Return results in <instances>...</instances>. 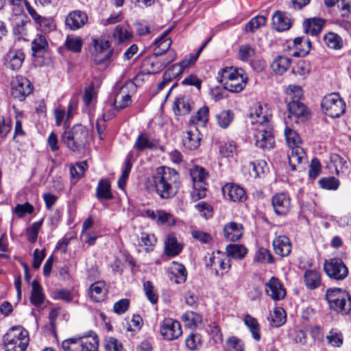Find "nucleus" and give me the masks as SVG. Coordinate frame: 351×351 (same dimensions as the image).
Here are the masks:
<instances>
[{"label": "nucleus", "instance_id": "obj_15", "mask_svg": "<svg viewBox=\"0 0 351 351\" xmlns=\"http://www.w3.org/2000/svg\"><path fill=\"white\" fill-rule=\"evenodd\" d=\"M225 198L234 202H243L247 199V193L244 189L234 183H227L222 187Z\"/></svg>", "mask_w": 351, "mask_h": 351}, {"label": "nucleus", "instance_id": "obj_10", "mask_svg": "<svg viewBox=\"0 0 351 351\" xmlns=\"http://www.w3.org/2000/svg\"><path fill=\"white\" fill-rule=\"evenodd\" d=\"M160 331L163 338L167 341L178 339L182 334L180 323L172 318H165L160 325Z\"/></svg>", "mask_w": 351, "mask_h": 351}, {"label": "nucleus", "instance_id": "obj_2", "mask_svg": "<svg viewBox=\"0 0 351 351\" xmlns=\"http://www.w3.org/2000/svg\"><path fill=\"white\" fill-rule=\"evenodd\" d=\"M325 298L331 310L342 315L351 314V296L346 290L336 287L328 289Z\"/></svg>", "mask_w": 351, "mask_h": 351}, {"label": "nucleus", "instance_id": "obj_8", "mask_svg": "<svg viewBox=\"0 0 351 351\" xmlns=\"http://www.w3.org/2000/svg\"><path fill=\"white\" fill-rule=\"evenodd\" d=\"M255 145L262 149L269 150L274 147L275 141L273 136L271 124L259 125L254 128Z\"/></svg>", "mask_w": 351, "mask_h": 351}, {"label": "nucleus", "instance_id": "obj_28", "mask_svg": "<svg viewBox=\"0 0 351 351\" xmlns=\"http://www.w3.org/2000/svg\"><path fill=\"white\" fill-rule=\"evenodd\" d=\"M173 110L176 116L188 114L191 110L190 99L184 95H180L174 101Z\"/></svg>", "mask_w": 351, "mask_h": 351}, {"label": "nucleus", "instance_id": "obj_49", "mask_svg": "<svg viewBox=\"0 0 351 351\" xmlns=\"http://www.w3.org/2000/svg\"><path fill=\"white\" fill-rule=\"evenodd\" d=\"M170 29L166 30L160 37L154 40V45L157 47L158 51L165 53L171 47L172 41L169 38H167Z\"/></svg>", "mask_w": 351, "mask_h": 351}, {"label": "nucleus", "instance_id": "obj_41", "mask_svg": "<svg viewBox=\"0 0 351 351\" xmlns=\"http://www.w3.org/2000/svg\"><path fill=\"white\" fill-rule=\"evenodd\" d=\"M132 158H133V154L131 152L128 153V154L127 155V156L125 159L123 168L122 170V173H121V176L119 178L118 182H117L119 187L121 189H124L125 184H126V181L128 178L129 174L130 173V171H131V169L132 167V164L131 162Z\"/></svg>", "mask_w": 351, "mask_h": 351}, {"label": "nucleus", "instance_id": "obj_9", "mask_svg": "<svg viewBox=\"0 0 351 351\" xmlns=\"http://www.w3.org/2000/svg\"><path fill=\"white\" fill-rule=\"evenodd\" d=\"M206 265L213 270L217 276L219 275V271H221V275L228 273L231 267L230 258L225 253L219 250L209 255Z\"/></svg>", "mask_w": 351, "mask_h": 351}, {"label": "nucleus", "instance_id": "obj_48", "mask_svg": "<svg viewBox=\"0 0 351 351\" xmlns=\"http://www.w3.org/2000/svg\"><path fill=\"white\" fill-rule=\"evenodd\" d=\"M324 42L328 47L338 50L343 46V40L337 34L328 32L324 36Z\"/></svg>", "mask_w": 351, "mask_h": 351}, {"label": "nucleus", "instance_id": "obj_63", "mask_svg": "<svg viewBox=\"0 0 351 351\" xmlns=\"http://www.w3.org/2000/svg\"><path fill=\"white\" fill-rule=\"evenodd\" d=\"M43 219L39 221L33 223L30 227L27 228L26 234L27 240L31 243H35L37 239V236L39 232V230L43 224Z\"/></svg>", "mask_w": 351, "mask_h": 351}, {"label": "nucleus", "instance_id": "obj_22", "mask_svg": "<svg viewBox=\"0 0 351 351\" xmlns=\"http://www.w3.org/2000/svg\"><path fill=\"white\" fill-rule=\"evenodd\" d=\"M108 293V286L104 281L93 283L88 289V295L92 301L101 302L105 300Z\"/></svg>", "mask_w": 351, "mask_h": 351}, {"label": "nucleus", "instance_id": "obj_11", "mask_svg": "<svg viewBox=\"0 0 351 351\" xmlns=\"http://www.w3.org/2000/svg\"><path fill=\"white\" fill-rule=\"evenodd\" d=\"M326 274L335 280H343L348 274V269L345 264L339 259H330L324 263Z\"/></svg>", "mask_w": 351, "mask_h": 351}, {"label": "nucleus", "instance_id": "obj_60", "mask_svg": "<svg viewBox=\"0 0 351 351\" xmlns=\"http://www.w3.org/2000/svg\"><path fill=\"white\" fill-rule=\"evenodd\" d=\"M286 94H287V100L289 101H294L298 100L299 101L300 99L303 95V91L302 88L300 86L291 84L289 85L287 90H286Z\"/></svg>", "mask_w": 351, "mask_h": 351}, {"label": "nucleus", "instance_id": "obj_24", "mask_svg": "<svg viewBox=\"0 0 351 351\" xmlns=\"http://www.w3.org/2000/svg\"><path fill=\"white\" fill-rule=\"evenodd\" d=\"M132 36V29L127 23L117 25L112 34V39L117 44L128 43Z\"/></svg>", "mask_w": 351, "mask_h": 351}, {"label": "nucleus", "instance_id": "obj_55", "mask_svg": "<svg viewBox=\"0 0 351 351\" xmlns=\"http://www.w3.org/2000/svg\"><path fill=\"white\" fill-rule=\"evenodd\" d=\"M267 19L264 16H256L253 17L245 25L247 32H254L266 23Z\"/></svg>", "mask_w": 351, "mask_h": 351}, {"label": "nucleus", "instance_id": "obj_13", "mask_svg": "<svg viewBox=\"0 0 351 351\" xmlns=\"http://www.w3.org/2000/svg\"><path fill=\"white\" fill-rule=\"evenodd\" d=\"M287 108L289 115L285 120L286 125L288 124L289 120L293 118L295 119V123H298L300 121H304L308 117V109L305 105L300 101H289L287 104Z\"/></svg>", "mask_w": 351, "mask_h": 351}, {"label": "nucleus", "instance_id": "obj_12", "mask_svg": "<svg viewBox=\"0 0 351 351\" xmlns=\"http://www.w3.org/2000/svg\"><path fill=\"white\" fill-rule=\"evenodd\" d=\"M32 90L29 80L22 76H17L12 82V95L19 101H23Z\"/></svg>", "mask_w": 351, "mask_h": 351}, {"label": "nucleus", "instance_id": "obj_53", "mask_svg": "<svg viewBox=\"0 0 351 351\" xmlns=\"http://www.w3.org/2000/svg\"><path fill=\"white\" fill-rule=\"evenodd\" d=\"M64 45L67 49L77 53L81 51L82 40L77 36L69 35L66 37Z\"/></svg>", "mask_w": 351, "mask_h": 351}, {"label": "nucleus", "instance_id": "obj_21", "mask_svg": "<svg viewBox=\"0 0 351 351\" xmlns=\"http://www.w3.org/2000/svg\"><path fill=\"white\" fill-rule=\"evenodd\" d=\"M88 21L86 14L80 10L69 12L65 19L66 25L71 30H77L82 27Z\"/></svg>", "mask_w": 351, "mask_h": 351}, {"label": "nucleus", "instance_id": "obj_3", "mask_svg": "<svg viewBox=\"0 0 351 351\" xmlns=\"http://www.w3.org/2000/svg\"><path fill=\"white\" fill-rule=\"evenodd\" d=\"M29 342V332L21 326L11 328L3 337L5 351H25Z\"/></svg>", "mask_w": 351, "mask_h": 351}, {"label": "nucleus", "instance_id": "obj_35", "mask_svg": "<svg viewBox=\"0 0 351 351\" xmlns=\"http://www.w3.org/2000/svg\"><path fill=\"white\" fill-rule=\"evenodd\" d=\"M324 25V21L319 18H312L305 21L304 27L306 34L316 36L321 32Z\"/></svg>", "mask_w": 351, "mask_h": 351}, {"label": "nucleus", "instance_id": "obj_18", "mask_svg": "<svg viewBox=\"0 0 351 351\" xmlns=\"http://www.w3.org/2000/svg\"><path fill=\"white\" fill-rule=\"evenodd\" d=\"M93 43L95 50L99 51V53L95 58V63L97 64L108 63L113 54L112 51H105L109 47V42L104 39H94Z\"/></svg>", "mask_w": 351, "mask_h": 351}, {"label": "nucleus", "instance_id": "obj_14", "mask_svg": "<svg viewBox=\"0 0 351 351\" xmlns=\"http://www.w3.org/2000/svg\"><path fill=\"white\" fill-rule=\"evenodd\" d=\"M265 293L271 300L279 301L285 298L286 289L276 277H271L265 285Z\"/></svg>", "mask_w": 351, "mask_h": 351}, {"label": "nucleus", "instance_id": "obj_52", "mask_svg": "<svg viewBox=\"0 0 351 351\" xmlns=\"http://www.w3.org/2000/svg\"><path fill=\"white\" fill-rule=\"evenodd\" d=\"M48 43L45 36L38 34L32 42V50L34 54L42 53L46 50Z\"/></svg>", "mask_w": 351, "mask_h": 351}, {"label": "nucleus", "instance_id": "obj_42", "mask_svg": "<svg viewBox=\"0 0 351 351\" xmlns=\"http://www.w3.org/2000/svg\"><path fill=\"white\" fill-rule=\"evenodd\" d=\"M132 158H133V154L131 152L128 153V154L127 155V156L125 159L123 168L122 170V173H121V176L119 178L118 182H117L119 187L121 189H124L125 184H126V181L128 178L129 174L130 173V171H131V169L132 167V164L131 162Z\"/></svg>", "mask_w": 351, "mask_h": 351}, {"label": "nucleus", "instance_id": "obj_34", "mask_svg": "<svg viewBox=\"0 0 351 351\" xmlns=\"http://www.w3.org/2000/svg\"><path fill=\"white\" fill-rule=\"evenodd\" d=\"M272 25L276 31L282 32L290 28L291 21L285 14L276 12L272 16Z\"/></svg>", "mask_w": 351, "mask_h": 351}, {"label": "nucleus", "instance_id": "obj_57", "mask_svg": "<svg viewBox=\"0 0 351 351\" xmlns=\"http://www.w3.org/2000/svg\"><path fill=\"white\" fill-rule=\"evenodd\" d=\"M191 176L193 180V184L199 182V184H206L205 179L206 178L207 174L205 172L204 168L201 167H195L191 170Z\"/></svg>", "mask_w": 351, "mask_h": 351}, {"label": "nucleus", "instance_id": "obj_20", "mask_svg": "<svg viewBox=\"0 0 351 351\" xmlns=\"http://www.w3.org/2000/svg\"><path fill=\"white\" fill-rule=\"evenodd\" d=\"M25 59V54L21 49H11L4 58V64L12 70L21 68Z\"/></svg>", "mask_w": 351, "mask_h": 351}, {"label": "nucleus", "instance_id": "obj_1", "mask_svg": "<svg viewBox=\"0 0 351 351\" xmlns=\"http://www.w3.org/2000/svg\"><path fill=\"white\" fill-rule=\"evenodd\" d=\"M147 183L148 188L164 199L175 197L181 186L179 173L175 169L167 167L157 168Z\"/></svg>", "mask_w": 351, "mask_h": 351}, {"label": "nucleus", "instance_id": "obj_46", "mask_svg": "<svg viewBox=\"0 0 351 351\" xmlns=\"http://www.w3.org/2000/svg\"><path fill=\"white\" fill-rule=\"evenodd\" d=\"M157 239L154 234L143 232L141 234L139 245L143 248L145 252L154 250Z\"/></svg>", "mask_w": 351, "mask_h": 351}, {"label": "nucleus", "instance_id": "obj_59", "mask_svg": "<svg viewBox=\"0 0 351 351\" xmlns=\"http://www.w3.org/2000/svg\"><path fill=\"white\" fill-rule=\"evenodd\" d=\"M326 338L331 346L340 347L343 344V335L336 329H332Z\"/></svg>", "mask_w": 351, "mask_h": 351}, {"label": "nucleus", "instance_id": "obj_32", "mask_svg": "<svg viewBox=\"0 0 351 351\" xmlns=\"http://www.w3.org/2000/svg\"><path fill=\"white\" fill-rule=\"evenodd\" d=\"M292 60L285 56H278L271 63V69L278 75L284 74L291 66Z\"/></svg>", "mask_w": 351, "mask_h": 351}, {"label": "nucleus", "instance_id": "obj_27", "mask_svg": "<svg viewBox=\"0 0 351 351\" xmlns=\"http://www.w3.org/2000/svg\"><path fill=\"white\" fill-rule=\"evenodd\" d=\"M223 232L226 239L236 241L240 239L243 235V226L241 223L232 221L224 226Z\"/></svg>", "mask_w": 351, "mask_h": 351}, {"label": "nucleus", "instance_id": "obj_23", "mask_svg": "<svg viewBox=\"0 0 351 351\" xmlns=\"http://www.w3.org/2000/svg\"><path fill=\"white\" fill-rule=\"evenodd\" d=\"M158 145V141L151 137L148 134L143 132L140 134L136 139L133 149L137 152H141L146 149H154Z\"/></svg>", "mask_w": 351, "mask_h": 351}, {"label": "nucleus", "instance_id": "obj_37", "mask_svg": "<svg viewBox=\"0 0 351 351\" xmlns=\"http://www.w3.org/2000/svg\"><path fill=\"white\" fill-rule=\"evenodd\" d=\"M45 295L43 289L38 281L34 280L32 283V291L30 296V302L32 304L39 306L43 304Z\"/></svg>", "mask_w": 351, "mask_h": 351}, {"label": "nucleus", "instance_id": "obj_38", "mask_svg": "<svg viewBox=\"0 0 351 351\" xmlns=\"http://www.w3.org/2000/svg\"><path fill=\"white\" fill-rule=\"evenodd\" d=\"M96 196L98 199H110L112 194L110 191V183L107 179L100 180L96 189Z\"/></svg>", "mask_w": 351, "mask_h": 351}, {"label": "nucleus", "instance_id": "obj_33", "mask_svg": "<svg viewBox=\"0 0 351 351\" xmlns=\"http://www.w3.org/2000/svg\"><path fill=\"white\" fill-rule=\"evenodd\" d=\"M304 281L309 289H315L321 285L320 273L315 269H308L304 272Z\"/></svg>", "mask_w": 351, "mask_h": 351}, {"label": "nucleus", "instance_id": "obj_56", "mask_svg": "<svg viewBox=\"0 0 351 351\" xmlns=\"http://www.w3.org/2000/svg\"><path fill=\"white\" fill-rule=\"evenodd\" d=\"M208 108L204 106L197 110L195 115L191 118L190 121L193 124L201 123L205 125L208 121Z\"/></svg>", "mask_w": 351, "mask_h": 351}, {"label": "nucleus", "instance_id": "obj_17", "mask_svg": "<svg viewBox=\"0 0 351 351\" xmlns=\"http://www.w3.org/2000/svg\"><path fill=\"white\" fill-rule=\"evenodd\" d=\"M201 134L195 126L191 127L183 133L182 145L189 150H195L199 147L201 142Z\"/></svg>", "mask_w": 351, "mask_h": 351}, {"label": "nucleus", "instance_id": "obj_47", "mask_svg": "<svg viewBox=\"0 0 351 351\" xmlns=\"http://www.w3.org/2000/svg\"><path fill=\"white\" fill-rule=\"evenodd\" d=\"M245 324L249 328L253 338L256 341L261 339L260 326L257 320L250 315H246L244 318Z\"/></svg>", "mask_w": 351, "mask_h": 351}, {"label": "nucleus", "instance_id": "obj_31", "mask_svg": "<svg viewBox=\"0 0 351 351\" xmlns=\"http://www.w3.org/2000/svg\"><path fill=\"white\" fill-rule=\"evenodd\" d=\"M143 66L148 73H158L164 69V64L159 60V53L155 51L152 56L144 60Z\"/></svg>", "mask_w": 351, "mask_h": 351}, {"label": "nucleus", "instance_id": "obj_43", "mask_svg": "<svg viewBox=\"0 0 351 351\" xmlns=\"http://www.w3.org/2000/svg\"><path fill=\"white\" fill-rule=\"evenodd\" d=\"M234 119V114L230 110H224L216 114L218 125L223 129H226Z\"/></svg>", "mask_w": 351, "mask_h": 351}, {"label": "nucleus", "instance_id": "obj_61", "mask_svg": "<svg viewBox=\"0 0 351 351\" xmlns=\"http://www.w3.org/2000/svg\"><path fill=\"white\" fill-rule=\"evenodd\" d=\"M172 273L175 276V282L177 284L184 283L186 280L187 271L183 265L176 263Z\"/></svg>", "mask_w": 351, "mask_h": 351}, {"label": "nucleus", "instance_id": "obj_45", "mask_svg": "<svg viewBox=\"0 0 351 351\" xmlns=\"http://www.w3.org/2000/svg\"><path fill=\"white\" fill-rule=\"evenodd\" d=\"M267 162L263 160H257L250 163V171L252 176L254 178L261 177L268 171Z\"/></svg>", "mask_w": 351, "mask_h": 351}, {"label": "nucleus", "instance_id": "obj_16", "mask_svg": "<svg viewBox=\"0 0 351 351\" xmlns=\"http://www.w3.org/2000/svg\"><path fill=\"white\" fill-rule=\"evenodd\" d=\"M271 201L274 210L277 215H285L291 210V198L287 193H277L271 197Z\"/></svg>", "mask_w": 351, "mask_h": 351}, {"label": "nucleus", "instance_id": "obj_40", "mask_svg": "<svg viewBox=\"0 0 351 351\" xmlns=\"http://www.w3.org/2000/svg\"><path fill=\"white\" fill-rule=\"evenodd\" d=\"M226 250L228 258L232 257L239 260L243 259L247 253V249L240 244L228 245Z\"/></svg>", "mask_w": 351, "mask_h": 351}, {"label": "nucleus", "instance_id": "obj_51", "mask_svg": "<svg viewBox=\"0 0 351 351\" xmlns=\"http://www.w3.org/2000/svg\"><path fill=\"white\" fill-rule=\"evenodd\" d=\"M88 165L86 161H81L76 162L75 165L71 166L70 174L72 179L78 180L84 175Z\"/></svg>", "mask_w": 351, "mask_h": 351}, {"label": "nucleus", "instance_id": "obj_6", "mask_svg": "<svg viewBox=\"0 0 351 351\" xmlns=\"http://www.w3.org/2000/svg\"><path fill=\"white\" fill-rule=\"evenodd\" d=\"M241 69L226 68L222 70V78L225 89L232 93H240L245 88L247 77Z\"/></svg>", "mask_w": 351, "mask_h": 351}, {"label": "nucleus", "instance_id": "obj_54", "mask_svg": "<svg viewBox=\"0 0 351 351\" xmlns=\"http://www.w3.org/2000/svg\"><path fill=\"white\" fill-rule=\"evenodd\" d=\"M185 345L190 350H198L202 345V339L197 333H191L185 339Z\"/></svg>", "mask_w": 351, "mask_h": 351}, {"label": "nucleus", "instance_id": "obj_30", "mask_svg": "<svg viewBox=\"0 0 351 351\" xmlns=\"http://www.w3.org/2000/svg\"><path fill=\"white\" fill-rule=\"evenodd\" d=\"M182 250V245L178 242L176 237L172 234H168L165 241V253L168 256H176L179 254Z\"/></svg>", "mask_w": 351, "mask_h": 351}, {"label": "nucleus", "instance_id": "obj_19", "mask_svg": "<svg viewBox=\"0 0 351 351\" xmlns=\"http://www.w3.org/2000/svg\"><path fill=\"white\" fill-rule=\"evenodd\" d=\"M250 118L254 128L258 127L259 125L271 124V115L259 104H256L253 106L250 114Z\"/></svg>", "mask_w": 351, "mask_h": 351}, {"label": "nucleus", "instance_id": "obj_29", "mask_svg": "<svg viewBox=\"0 0 351 351\" xmlns=\"http://www.w3.org/2000/svg\"><path fill=\"white\" fill-rule=\"evenodd\" d=\"M131 97L127 85L122 86L118 92L114 93V106L116 109H123L130 105Z\"/></svg>", "mask_w": 351, "mask_h": 351}, {"label": "nucleus", "instance_id": "obj_5", "mask_svg": "<svg viewBox=\"0 0 351 351\" xmlns=\"http://www.w3.org/2000/svg\"><path fill=\"white\" fill-rule=\"evenodd\" d=\"M88 136L87 128L81 124H77L64 132L62 141L70 150L77 152L84 147Z\"/></svg>", "mask_w": 351, "mask_h": 351}, {"label": "nucleus", "instance_id": "obj_58", "mask_svg": "<svg viewBox=\"0 0 351 351\" xmlns=\"http://www.w3.org/2000/svg\"><path fill=\"white\" fill-rule=\"evenodd\" d=\"M38 29L45 33L50 32L56 27L53 20L51 17H44L40 16V19L36 21Z\"/></svg>", "mask_w": 351, "mask_h": 351}, {"label": "nucleus", "instance_id": "obj_4", "mask_svg": "<svg viewBox=\"0 0 351 351\" xmlns=\"http://www.w3.org/2000/svg\"><path fill=\"white\" fill-rule=\"evenodd\" d=\"M285 136L287 145L291 148V153L289 154V162L291 170H296V165H300L305 159V152L300 146L302 143L298 134L290 127L286 125L285 129Z\"/></svg>", "mask_w": 351, "mask_h": 351}, {"label": "nucleus", "instance_id": "obj_36", "mask_svg": "<svg viewBox=\"0 0 351 351\" xmlns=\"http://www.w3.org/2000/svg\"><path fill=\"white\" fill-rule=\"evenodd\" d=\"M186 327L195 329L202 323V316L194 311H186L181 317Z\"/></svg>", "mask_w": 351, "mask_h": 351}, {"label": "nucleus", "instance_id": "obj_44", "mask_svg": "<svg viewBox=\"0 0 351 351\" xmlns=\"http://www.w3.org/2000/svg\"><path fill=\"white\" fill-rule=\"evenodd\" d=\"M267 319L273 327H279L286 321L285 312L282 308H276L274 312L270 313Z\"/></svg>", "mask_w": 351, "mask_h": 351}, {"label": "nucleus", "instance_id": "obj_64", "mask_svg": "<svg viewBox=\"0 0 351 351\" xmlns=\"http://www.w3.org/2000/svg\"><path fill=\"white\" fill-rule=\"evenodd\" d=\"M206 184H199V182L193 184V189L191 192V197L193 202L198 201L206 197Z\"/></svg>", "mask_w": 351, "mask_h": 351}, {"label": "nucleus", "instance_id": "obj_50", "mask_svg": "<svg viewBox=\"0 0 351 351\" xmlns=\"http://www.w3.org/2000/svg\"><path fill=\"white\" fill-rule=\"evenodd\" d=\"M219 149L220 155L225 158L232 157L237 153V145L233 141L222 142Z\"/></svg>", "mask_w": 351, "mask_h": 351}, {"label": "nucleus", "instance_id": "obj_62", "mask_svg": "<svg viewBox=\"0 0 351 351\" xmlns=\"http://www.w3.org/2000/svg\"><path fill=\"white\" fill-rule=\"evenodd\" d=\"M80 337L66 339L62 342V348L64 351H80Z\"/></svg>", "mask_w": 351, "mask_h": 351}, {"label": "nucleus", "instance_id": "obj_7", "mask_svg": "<svg viewBox=\"0 0 351 351\" xmlns=\"http://www.w3.org/2000/svg\"><path fill=\"white\" fill-rule=\"evenodd\" d=\"M323 112L331 118H339L346 112V103L338 93H330L322 100Z\"/></svg>", "mask_w": 351, "mask_h": 351}, {"label": "nucleus", "instance_id": "obj_25", "mask_svg": "<svg viewBox=\"0 0 351 351\" xmlns=\"http://www.w3.org/2000/svg\"><path fill=\"white\" fill-rule=\"evenodd\" d=\"M291 243L286 236H279L273 241L274 250L277 255L281 257L289 255L291 252Z\"/></svg>", "mask_w": 351, "mask_h": 351}, {"label": "nucleus", "instance_id": "obj_39", "mask_svg": "<svg viewBox=\"0 0 351 351\" xmlns=\"http://www.w3.org/2000/svg\"><path fill=\"white\" fill-rule=\"evenodd\" d=\"M80 351H97L99 341L97 335H90L87 337H80Z\"/></svg>", "mask_w": 351, "mask_h": 351}, {"label": "nucleus", "instance_id": "obj_26", "mask_svg": "<svg viewBox=\"0 0 351 351\" xmlns=\"http://www.w3.org/2000/svg\"><path fill=\"white\" fill-rule=\"evenodd\" d=\"M209 40H207L198 49V51L196 52L195 54H191L189 56V58H186L179 62L178 64H174L172 65V66L170 68L171 71L177 75L179 76L180 74H182L184 71V70L186 68H188L190 65L194 64L195 61L197 60L199 56L200 55L201 52L202 51L203 49L206 47L208 42Z\"/></svg>", "mask_w": 351, "mask_h": 351}]
</instances>
